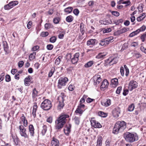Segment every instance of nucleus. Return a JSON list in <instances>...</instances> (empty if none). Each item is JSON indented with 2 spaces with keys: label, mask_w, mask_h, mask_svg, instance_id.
Instances as JSON below:
<instances>
[{
  "label": "nucleus",
  "mask_w": 146,
  "mask_h": 146,
  "mask_svg": "<svg viewBox=\"0 0 146 146\" xmlns=\"http://www.w3.org/2000/svg\"><path fill=\"white\" fill-rule=\"evenodd\" d=\"M114 38L112 36L109 37L108 38H105L106 40V42L108 45L111 42H112L113 41Z\"/></svg>",
  "instance_id": "nucleus-30"
},
{
  "label": "nucleus",
  "mask_w": 146,
  "mask_h": 146,
  "mask_svg": "<svg viewBox=\"0 0 146 146\" xmlns=\"http://www.w3.org/2000/svg\"><path fill=\"white\" fill-rule=\"evenodd\" d=\"M40 47L36 45L33 46L31 49V50L33 51H35L39 49Z\"/></svg>",
  "instance_id": "nucleus-56"
},
{
  "label": "nucleus",
  "mask_w": 146,
  "mask_h": 146,
  "mask_svg": "<svg viewBox=\"0 0 146 146\" xmlns=\"http://www.w3.org/2000/svg\"><path fill=\"white\" fill-rule=\"evenodd\" d=\"M80 56V53L79 52L76 53L73 56V57L72 58L71 61L73 64H76L78 61V58Z\"/></svg>",
  "instance_id": "nucleus-18"
},
{
  "label": "nucleus",
  "mask_w": 146,
  "mask_h": 146,
  "mask_svg": "<svg viewBox=\"0 0 146 146\" xmlns=\"http://www.w3.org/2000/svg\"><path fill=\"white\" fill-rule=\"evenodd\" d=\"M126 123L124 121H117L115 124L113 129L112 132L115 134H117L119 132L123 131L126 127Z\"/></svg>",
  "instance_id": "nucleus-2"
},
{
  "label": "nucleus",
  "mask_w": 146,
  "mask_h": 146,
  "mask_svg": "<svg viewBox=\"0 0 146 146\" xmlns=\"http://www.w3.org/2000/svg\"><path fill=\"white\" fill-rule=\"evenodd\" d=\"M71 124H67L65 126L64 129V133L66 135H68L71 131Z\"/></svg>",
  "instance_id": "nucleus-20"
},
{
  "label": "nucleus",
  "mask_w": 146,
  "mask_h": 146,
  "mask_svg": "<svg viewBox=\"0 0 146 146\" xmlns=\"http://www.w3.org/2000/svg\"><path fill=\"white\" fill-rule=\"evenodd\" d=\"M65 97L64 93H61L60 95L58 97V105L57 109L59 111H60L64 106V103Z\"/></svg>",
  "instance_id": "nucleus-4"
},
{
  "label": "nucleus",
  "mask_w": 146,
  "mask_h": 146,
  "mask_svg": "<svg viewBox=\"0 0 146 146\" xmlns=\"http://www.w3.org/2000/svg\"><path fill=\"white\" fill-rule=\"evenodd\" d=\"M46 121L47 122L51 123L52 121V117L50 116L48 117L46 119Z\"/></svg>",
  "instance_id": "nucleus-58"
},
{
  "label": "nucleus",
  "mask_w": 146,
  "mask_h": 146,
  "mask_svg": "<svg viewBox=\"0 0 146 146\" xmlns=\"http://www.w3.org/2000/svg\"><path fill=\"white\" fill-rule=\"evenodd\" d=\"M73 8L72 7H69L64 9V11L66 14L70 13L72 11Z\"/></svg>",
  "instance_id": "nucleus-32"
},
{
  "label": "nucleus",
  "mask_w": 146,
  "mask_h": 146,
  "mask_svg": "<svg viewBox=\"0 0 146 146\" xmlns=\"http://www.w3.org/2000/svg\"><path fill=\"white\" fill-rule=\"evenodd\" d=\"M52 107V103L48 99H45L42 103L40 107L44 110H48L51 109Z\"/></svg>",
  "instance_id": "nucleus-5"
},
{
  "label": "nucleus",
  "mask_w": 146,
  "mask_h": 146,
  "mask_svg": "<svg viewBox=\"0 0 146 146\" xmlns=\"http://www.w3.org/2000/svg\"><path fill=\"white\" fill-rule=\"evenodd\" d=\"M110 12H111L113 15L116 17H118L119 15V12L117 11H111V10H110Z\"/></svg>",
  "instance_id": "nucleus-49"
},
{
  "label": "nucleus",
  "mask_w": 146,
  "mask_h": 146,
  "mask_svg": "<svg viewBox=\"0 0 146 146\" xmlns=\"http://www.w3.org/2000/svg\"><path fill=\"white\" fill-rule=\"evenodd\" d=\"M25 126L21 125L19 127V133L21 136L24 137L25 138L29 137V133L27 132Z\"/></svg>",
  "instance_id": "nucleus-7"
},
{
  "label": "nucleus",
  "mask_w": 146,
  "mask_h": 146,
  "mask_svg": "<svg viewBox=\"0 0 146 146\" xmlns=\"http://www.w3.org/2000/svg\"><path fill=\"white\" fill-rule=\"evenodd\" d=\"M68 80V78L65 76L60 77L58 82V88L61 89L62 87L65 86Z\"/></svg>",
  "instance_id": "nucleus-6"
},
{
  "label": "nucleus",
  "mask_w": 146,
  "mask_h": 146,
  "mask_svg": "<svg viewBox=\"0 0 146 146\" xmlns=\"http://www.w3.org/2000/svg\"><path fill=\"white\" fill-rule=\"evenodd\" d=\"M21 121L19 122L20 124L23 123V126L26 127L28 125V121L24 114H22L21 117H20Z\"/></svg>",
  "instance_id": "nucleus-19"
},
{
  "label": "nucleus",
  "mask_w": 146,
  "mask_h": 146,
  "mask_svg": "<svg viewBox=\"0 0 146 146\" xmlns=\"http://www.w3.org/2000/svg\"><path fill=\"white\" fill-rule=\"evenodd\" d=\"M50 27L51 25L49 23H46L44 25L45 28L46 30L50 29Z\"/></svg>",
  "instance_id": "nucleus-62"
},
{
  "label": "nucleus",
  "mask_w": 146,
  "mask_h": 146,
  "mask_svg": "<svg viewBox=\"0 0 146 146\" xmlns=\"http://www.w3.org/2000/svg\"><path fill=\"white\" fill-rule=\"evenodd\" d=\"M3 48L5 52V54H8L10 53L11 51L9 48L8 44L6 41H3L2 42Z\"/></svg>",
  "instance_id": "nucleus-12"
},
{
  "label": "nucleus",
  "mask_w": 146,
  "mask_h": 146,
  "mask_svg": "<svg viewBox=\"0 0 146 146\" xmlns=\"http://www.w3.org/2000/svg\"><path fill=\"white\" fill-rule=\"evenodd\" d=\"M98 115L103 117H106L108 116V113H105L103 111H100L98 113Z\"/></svg>",
  "instance_id": "nucleus-35"
},
{
  "label": "nucleus",
  "mask_w": 146,
  "mask_h": 146,
  "mask_svg": "<svg viewBox=\"0 0 146 146\" xmlns=\"http://www.w3.org/2000/svg\"><path fill=\"white\" fill-rule=\"evenodd\" d=\"M47 130V127L46 125H44L42 127V129L41 131L40 134L42 135V136L44 135Z\"/></svg>",
  "instance_id": "nucleus-33"
},
{
  "label": "nucleus",
  "mask_w": 146,
  "mask_h": 146,
  "mask_svg": "<svg viewBox=\"0 0 146 146\" xmlns=\"http://www.w3.org/2000/svg\"><path fill=\"white\" fill-rule=\"evenodd\" d=\"M145 13H143L141 16L137 18V20L138 22H140L142 21L145 17Z\"/></svg>",
  "instance_id": "nucleus-34"
},
{
  "label": "nucleus",
  "mask_w": 146,
  "mask_h": 146,
  "mask_svg": "<svg viewBox=\"0 0 146 146\" xmlns=\"http://www.w3.org/2000/svg\"><path fill=\"white\" fill-rule=\"evenodd\" d=\"M93 61H90L85 64L84 66L86 68H89L91 67L93 65Z\"/></svg>",
  "instance_id": "nucleus-37"
},
{
  "label": "nucleus",
  "mask_w": 146,
  "mask_h": 146,
  "mask_svg": "<svg viewBox=\"0 0 146 146\" xmlns=\"http://www.w3.org/2000/svg\"><path fill=\"white\" fill-rule=\"evenodd\" d=\"M31 78L30 76H28L24 80V84L26 86L30 85V82L31 81Z\"/></svg>",
  "instance_id": "nucleus-27"
},
{
  "label": "nucleus",
  "mask_w": 146,
  "mask_h": 146,
  "mask_svg": "<svg viewBox=\"0 0 146 146\" xmlns=\"http://www.w3.org/2000/svg\"><path fill=\"white\" fill-rule=\"evenodd\" d=\"M38 92L35 88H34L32 90V97L34 102H36L37 100L36 97L38 96Z\"/></svg>",
  "instance_id": "nucleus-16"
},
{
  "label": "nucleus",
  "mask_w": 146,
  "mask_h": 146,
  "mask_svg": "<svg viewBox=\"0 0 146 146\" xmlns=\"http://www.w3.org/2000/svg\"><path fill=\"white\" fill-rule=\"evenodd\" d=\"M65 34V32L64 31H60L59 33L58 36V37L60 39H62L64 35Z\"/></svg>",
  "instance_id": "nucleus-42"
},
{
  "label": "nucleus",
  "mask_w": 146,
  "mask_h": 146,
  "mask_svg": "<svg viewBox=\"0 0 146 146\" xmlns=\"http://www.w3.org/2000/svg\"><path fill=\"white\" fill-rule=\"evenodd\" d=\"M49 35L48 32H42L40 34V36L42 37H44L47 36Z\"/></svg>",
  "instance_id": "nucleus-52"
},
{
  "label": "nucleus",
  "mask_w": 146,
  "mask_h": 146,
  "mask_svg": "<svg viewBox=\"0 0 146 146\" xmlns=\"http://www.w3.org/2000/svg\"><path fill=\"white\" fill-rule=\"evenodd\" d=\"M80 30L82 35H83L85 32L84 25L83 23H82L80 24Z\"/></svg>",
  "instance_id": "nucleus-29"
},
{
  "label": "nucleus",
  "mask_w": 146,
  "mask_h": 146,
  "mask_svg": "<svg viewBox=\"0 0 146 146\" xmlns=\"http://www.w3.org/2000/svg\"><path fill=\"white\" fill-rule=\"evenodd\" d=\"M62 57L61 56H60L57 58L55 61V64L56 65H59L60 62V60Z\"/></svg>",
  "instance_id": "nucleus-48"
},
{
  "label": "nucleus",
  "mask_w": 146,
  "mask_h": 146,
  "mask_svg": "<svg viewBox=\"0 0 146 146\" xmlns=\"http://www.w3.org/2000/svg\"><path fill=\"white\" fill-rule=\"evenodd\" d=\"M60 21V19L59 17H56L54 18L53 20V21L54 23L57 24L59 23Z\"/></svg>",
  "instance_id": "nucleus-50"
},
{
  "label": "nucleus",
  "mask_w": 146,
  "mask_h": 146,
  "mask_svg": "<svg viewBox=\"0 0 146 146\" xmlns=\"http://www.w3.org/2000/svg\"><path fill=\"white\" fill-rule=\"evenodd\" d=\"M106 42V40L105 38L103 39L100 41L99 44L102 46H106L108 45L107 42Z\"/></svg>",
  "instance_id": "nucleus-46"
},
{
  "label": "nucleus",
  "mask_w": 146,
  "mask_h": 146,
  "mask_svg": "<svg viewBox=\"0 0 146 146\" xmlns=\"http://www.w3.org/2000/svg\"><path fill=\"white\" fill-rule=\"evenodd\" d=\"M57 39L56 37L54 36H52L49 39L50 42L52 43L55 42Z\"/></svg>",
  "instance_id": "nucleus-51"
},
{
  "label": "nucleus",
  "mask_w": 146,
  "mask_h": 146,
  "mask_svg": "<svg viewBox=\"0 0 146 146\" xmlns=\"http://www.w3.org/2000/svg\"><path fill=\"white\" fill-rule=\"evenodd\" d=\"M29 131L30 136L32 137L34 136L35 129L33 125L32 124H30L29 126Z\"/></svg>",
  "instance_id": "nucleus-23"
},
{
  "label": "nucleus",
  "mask_w": 146,
  "mask_h": 146,
  "mask_svg": "<svg viewBox=\"0 0 146 146\" xmlns=\"http://www.w3.org/2000/svg\"><path fill=\"white\" fill-rule=\"evenodd\" d=\"M38 108V106L36 102H35L33 103L32 114L34 118L36 117V112Z\"/></svg>",
  "instance_id": "nucleus-25"
},
{
  "label": "nucleus",
  "mask_w": 146,
  "mask_h": 146,
  "mask_svg": "<svg viewBox=\"0 0 146 146\" xmlns=\"http://www.w3.org/2000/svg\"><path fill=\"white\" fill-rule=\"evenodd\" d=\"M139 33H138L137 30L136 31H133L130 33L129 35V36L130 37H132L137 35Z\"/></svg>",
  "instance_id": "nucleus-41"
},
{
  "label": "nucleus",
  "mask_w": 146,
  "mask_h": 146,
  "mask_svg": "<svg viewBox=\"0 0 146 146\" xmlns=\"http://www.w3.org/2000/svg\"><path fill=\"white\" fill-rule=\"evenodd\" d=\"M55 70V68L54 67H52L51 68L50 70L49 71L48 74V77H51L52 76L53 73H54Z\"/></svg>",
  "instance_id": "nucleus-38"
},
{
  "label": "nucleus",
  "mask_w": 146,
  "mask_h": 146,
  "mask_svg": "<svg viewBox=\"0 0 146 146\" xmlns=\"http://www.w3.org/2000/svg\"><path fill=\"white\" fill-rule=\"evenodd\" d=\"M111 103V100L108 98L104 99L101 101V105L106 107H108L110 106Z\"/></svg>",
  "instance_id": "nucleus-10"
},
{
  "label": "nucleus",
  "mask_w": 146,
  "mask_h": 146,
  "mask_svg": "<svg viewBox=\"0 0 146 146\" xmlns=\"http://www.w3.org/2000/svg\"><path fill=\"white\" fill-rule=\"evenodd\" d=\"M90 122L92 126L95 128H100L102 125L98 121H97L94 118H92Z\"/></svg>",
  "instance_id": "nucleus-13"
},
{
  "label": "nucleus",
  "mask_w": 146,
  "mask_h": 146,
  "mask_svg": "<svg viewBox=\"0 0 146 146\" xmlns=\"http://www.w3.org/2000/svg\"><path fill=\"white\" fill-rule=\"evenodd\" d=\"M93 79L94 80V84L96 86H97L102 81L101 76L98 74L95 75L93 77Z\"/></svg>",
  "instance_id": "nucleus-14"
},
{
  "label": "nucleus",
  "mask_w": 146,
  "mask_h": 146,
  "mask_svg": "<svg viewBox=\"0 0 146 146\" xmlns=\"http://www.w3.org/2000/svg\"><path fill=\"white\" fill-rule=\"evenodd\" d=\"M11 8L16 5L18 4V2L17 1H11L10 2Z\"/></svg>",
  "instance_id": "nucleus-47"
},
{
  "label": "nucleus",
  "mask_w": 146,
  "mask_h": 146,
  "mask_svg": "<svg viewBox=\"0 0 146 146\" xmlns=\"http://www.w3.org/2000/svg\"><path fill=\"white\" fill-rule=\"evenodd\" d=\"M118 61V58L114 56H111L107 59L106 61L111 65L116 64Z\"/></svg>",
  "instance_id": "nucleus-9"
},
{
  "label": "nucleus",
  "mask_w": 146,
  "mask_h": 146,
  "mask_svg": "<svg viewBox=\"0 0 146 146\" xmlns=\"http://www.w3.org/2000/svg\"><path fill=\"white\" fill-rule=\"evenodd\" d=\"M138 86V83L134 80L131 81L129 83L128 88L129 90L131 91L133 89L136 88Z\"/></svg>",
  "instance_id": "nucleus-11"
},
{
  "label": "nucleus",
  "mask_w": 146,
  "mask_h": 146,
  "mask_svg": "<svg viewBox=\"0 0 146 146\" xmlns=\"http://www.w3.org/2000/svg\"><path fill=\"white\" fill-rule=\"evenodd\" d=\"M79 13V11L77 9H75L73 10V13L76 15H78Z\"/></svg>",
  "instance_id": "nucleus-64"
},
{
  "label": "nucleus",
  "mask_w": 146,
  "mask_h": 146,
  "mask_svg": "<svg viewBox=\"0 0 146 146\" xmlns=\"http://www.w3.org/2000/svg\"><path fill=\"white\" fill-rule=\"evenodd\" d=\"M12 136L13 141L15 142L16 145H17L18 144V140L19 139L17 138V136L12 135Z\"/></svg>",
  "instance_id": "nucleus-45"
},
{
  "label": "nucleus",
  "mask_w": 146,
  "mask_h": 146,
  "mask_svg": "<svg viewBox=\"0 0 146 146\" xmlns=\"http://www.w3.org/2000/svg\"><path fill=\"white\" fill-rule=\"evenodd\" d=\"M97 43V41L96 39H90L87 42V45L90 46V47H92Z\"/></svg>",
  "instance_id": "nucleus-21"
},
{
  "label": "nucleus",
  "mask_w": 146,
  "mask_h": 146,
  "mask_svg": "<svg viewBox=\"0 0 146 146\" xmlns=\"http://www.w3.org/2000/svg\"><path fill=\"white\" fill-rule=\"evenodd\" d=\"M103 138L102 136L99 135L98 136L96 146H102Z\"/></svg>",
  "instance_id": "nucleus-28"
},
{
  "label": "nucleus",
  "mask_w": 146,
  "mask_h": 146,
  "mask_svg": "<svg viewBox=\"0 0 146 146\" xmlns=\"http://www.w3.org/2000/svg\"><path fill=\"white\" fill-rule=\"evenodd\" d=\"M73 19V17L71 15L67 16L66 18V21L69 23L72 22Z\"/></svg>",
  "instance_id": "nucleus-39"
},
{
  "label": "nucleus",
  "mask_w": 146,
  "mask_h": 146,
  "mask_svg": "<svg viewBox=\"0 0 146 146\" xmlns=\"http://www.w3.org/2000/svg\"><path fill=\"white\" fill-rule=\"evenodd\" d=\"M121 110L120 108L117 107L114 109L113 110V114L114 117H117L120 113Z\"/></svg>",
  "instance_id": "nucleus-17"
},
{
  "label": "nucleus",
  "mask_w": 146,
  "mask_h": 146,
  "mask_svg": "<svg viewBox=\"0 0 146 146\" xmlns=\"http://www.w3.org/2000/svg\"><path fill=\"white\" fill-rule=\"evenodd\" d=\"M5 73H2L0 75V82L3 81L4 78Z\"/></svg>",
  "instance_id": "nucleus-61"
},
{
  "label": "nucleus",
  "mask_w": 146,
  "mask_h": 146,
  "mask_svg": "<svg viewBox=\"0 0 146 146\" xmlns=\"http://www.w3.org/2000/svg\"><path fill=\"white\" fill-rule=\"evenodd\" d=\"M53 45L51 44H49L47 45L46 48L48 50H51L53 48Z\"/></svg>",
  "instance_id": "nucleus-60"
},
{
  "label": "nucleus",
  "mask_w": 146,
  "mask_h": 146,
  "mask_svg": "<svg viewBox=\"0 0 146 146\" xmlns=\"http://www.w3.org/2000/svg\"><path fill=\"white\" fill-rule=\"evenodd\" d=\"M111 84L114 88L116 87L118 84V81L117 79L114 78L112 79L111 80Z\"/></svg>",
  "instance_id": "nucleus-26"
},
{
  "label": "nucleus",
  "mask_w": 146,
  "mask_h": 146,
  "mask_svg": "<svg viewBox=\"0 0 146 146\" xmlns=\"http://www.w3.org/2000/svg\"><path fill=\"white\" fill-rule=\"evenodd\" d=\"M106 55L104 53H100L96 56V58L99 59H103Z\"/></svg>",
  "instance_id": "nucleus-36"
},
{
  "label": "nucleus",
  "mask_w": 146,
  "mask_h": 146,
  "mask_svg": "<svg viewBox=\"0 0 146 146\" xmlns=\"http://www.w3.org/2000/svg\"><path fill=\"white\" fill-rule=\"evenodd\" d=\"M134 108V106L133 104H132L128 107V111H133Z\"/></svg>",
  "instance_id": "nucleus-54"
},
{
  "label": "nucleus",
  "mask_w": 146,
  "mask_h": 146,
  "mask_svg": "<svg viewBox=\"0 0 146 146\" xmlns=\"http://www.w3.org/2000/svg\"><path fill=\"white\" fill-rule=\"evenodd\" d=\"M11 8H12L10 2L8 4L5 5L4 7V9L5 10H9Z\"/></svg>",
  "instance_id": "nucleus-53"
},
{
  "label": "nucleus",
  "mask_w": 146,
  "mask_h": 146,
  "mask_svg": "<svg viewBox=\"0 0 146 146\" xmlns=\"http://www.w3.org/2000/svg\"><path fill=\"white\" fill-rule=\"evenodd\" d=\"M109 83L106 79H104L102 82L100 86V88L101 90H104L106 89L108 87Z\"/></svg>",
  "instance_id": "nucleus-15"
},
{
  "label": "nucleus",
  "mask_w": 146,
  "mask_h": 146,
  "mask_svg": "<svg viewBox=\"0 0 146 146\" xmlns=\"http://www.w3.org/2000/svg\"><path fill=\"white\" fill-rule=\"evenodd\" d=\"M36 55V53L35 52L31 54L29 56V59L30 61L33 60L35 58Z\"/></svg>",
  "instance_id": "nucleus-31"
},
{
  "label": "nucleus",
  "mask_w": 146,
  "mask_h": 146,
  "mask_svg": "<svg viewBox=\"0 0 146 146\" xmlns=\"http://www.w3.org/2000/svg\"><path fill=\"white\" fill-rule=\"evenodd\" d=\"M129 30V29L124 27L120 30H118L115 33V34L117 35H119L121 34L125 33L127 32Z\"/></svg>",
  "instance_id": "nucleus-24"
},
{
  "label": "nucleus",
  "mask_w": 146,
  "mask_h": 146,
  "mask_svg": "<svg viewBox=\"0 0 146 146\" xmlns=\"http://www.w3.org/2000/svg\"><path fill=\"white\" fill-rule=\"evenodd\" d=\"M69 117L68 115L65 113H61L55 121V129L56 131H60Z\"/></svg>",
  "instance_id": "nucleus-1"
},
{
  "label": "nucleus",
  "mask_w": 146,
  "mask_h": 146,
  "mask_svg": "<svg viewBox=\"0 0 146 146\" xmlns=\"http://www.w3.org/2000/svg\"><path fill=\"white\" fill-rule=\"evenodd\" d=\"M124 138L126 141L130 143H132L138 139V136L136 133H133L128 132L125 134Z\"/></svg>",
  "instance_id": "nucleus-3"
},
{
  "label": "nucleus",
  "mask_w": 146,
  "mask_h": 146,
  "mask_svg": "<svg viewBox=\"0 0 146 146\" xmlns=\"http://www.w3.org/2000/svg\"><path fill=\"white\" fill-rule=\"evenodd\" d=\"M87 95H84L82 98L80 99L79 104H84L83 103L85 102V99L87 98Z\"/></svg>",
  "instance_id": "nucleus-40"
},
{
  "label": "nucleus",
  "mask_w": 146,
  "mask_h": 146,
  "mask_svg": "<svg viewBox=\"0 0 146 146\" xmlns=\"http://www.w3.org/2000/svg\"><path fill=\"white\" fill-rule=\"evenodd\" d=\"M73 119L75 124L77 125H78L80 122V118L79 117L75 116L74 118Z\"/></svg>",
  "instance_id": "nucleus-44"
},
{
  "label": "nucleus",
  "mask_w": 146,
  "mask_h": 146,
  "mask_svg": "<svg viewBox=\"0 0 146 146\" xmlns=\"http://www.w3.org/2000/svg\"><path fill=\"white\" fill-rule=\"evenodd\" d=\"M51 144V146H59V141L55 137H53L52 138Z\"/></svg>",
  "instance_id": "nucleus-22"
},
{
  "label": "nucleus",
  "mask_w": 146,
  "mask_h": 146,
  "mask_svg": "<svg viewBox=\"0 0 146 146\" xmlns=\"http://www.w3.org/2000/svg\"><path fill=\"white\" fill-rule=\"evenodd\" d=\"M74 88L75 86L74 85L71 84L69 86L68 89L69 91H72L74 90Z\"/></svg>",
  "instance_id": "nucleus-55"
},
{
  "label": "nucleus",
  "mask_w": 146,
  "mask_h": 146,
  "mask_svg": "<svg viewBox=\"0 0 146 146\" xmlns=\"http://www.w3.org/2000/svg\"><path fill=\"white\" fill-rule=\"evenodd\" d=\"M85 107L84 104H79L75 111V113L76 114H79L80 115H81L85 110Z\"/></svg>",
  "instance_id": "nucleus-8"
},
{
  "label": "nucleus",
  "mask_w": 146,
  "mask_h": 146,
  "mask_svg": "<svg viewBox=\"0 0 146 146\" xmlns=\"http://www.w3.org/2000/svg\"><path fill=\"white\" fill-rule=\"evenodd\" d=\"M11 80V78L9 75L7 74L5 76V81L7 82H9Z\"/></svg>",
  "instance_id": "nucleus-59"
},
{
  "label": "nucleus",
  "mask_w": 146,
  "mask_h": 146,
  "mask_svg": "<svg viewBox=\"0 0 146 146\" xmlns=\"http://www.w3.org/2000/svg\"><path fill=\"white\" fill-rule=\"evenodd\" d=\"M128 48V46L127 45V44L126 43H124L122 48H121V51H123V50H124L125 49L127 48Z\"/></svg>",
  "instance_id": "nucleus-63"
},
{
  "label": "nucleus",
  "mask_w": 146,
  "mask_h": 146,
  "mask_svg": "<svg viewBox=\"0 0 146 146\" xmlns=\"http://www.w3.org/2000/svg\"><path fill=\"white\" fill-rule=\"evenodd\" d=\"M122 90V87L121 86H119L118 87L117 90L116 91V93L117 94H120L121 91Z\"/></svg>",
  "instance_id": "nucleus-57"
},
{
  "label": "nucleus",
  "mask_w": 146,
  "mask_h": 146,
  "mask_svg": "<svg viewBox=\"0 0 146 146\" xmlns=\"http://www.w3.org/2000/svg\"><path fill=\"white\" fill-rule=\"evenodd\" d=\"M146 29V26L145 25H143L139 28L137 29L138 33H139L141 32H143Z\"/></svg>",
  "instance_id": "nucleus-43"
}]
</instances>
